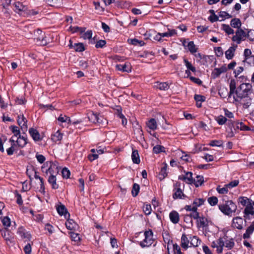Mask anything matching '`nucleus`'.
I'll return each mask as SVG.
<instances>
[{
  "mask_svg": "<svg viewBox=\"0 0 254 254\" xmlns=\"http://www.w3.org/2000/svg\"><path fill=\"white\" fill-rule=\"evenodd\" d=\"M251 89L252 85L250 84L243 83L236 89L235 81L234 80H232L230 83L229 97L235 93V95L233 96V98L234 101H238L239 98L251 95Z\"/></svg>",
  "mask_w": 254,
  "mask_h": 254,
  "instance_id": "nucleus-1",
  "label": "nucleus"
},
{
  "mask_svg": "<svg viewBox=\"0 0 254 254\" xmlns=\"http://www.w3.org/2000/svg\"><path fill=\"white\" fill-rule=\"evenodd\" d=\"M219 208L223 213L229 215L236 211L237 206L232 201L229 200L226 201L225 204L219 205Z\"/></svg>",
  "mask_w": 254,
  "mask_h": 254,
  "instance_id": "nucleus-2",
  "label": "nucleus"
},
{
  "mask_svg": "<svg viewBox=\"0 0 254 254\" xmlns=\"http://www.w3.org/2000/svg\"><path fill=\"white\" fill-rule=\"evenodd\" d=\"M55 169H58V166L55 163H52L48 170L46 171V173H49L50 176L48 179L49 183L52 185V188L54 189H57L58 188V185L56 183V176L54 175L53 171Z\"/></svg>",
  "mask_w": 254,
  "mask_h": 254,
  "instance_id": "nucleus-3",
  "label": "nucleus"
},
{
  "mask_svg": "<svg viewBox=\"0 0 254 254\" xmlns=\"http://www.w3.org/2000/svg\"><path fill=\"white\" fill-rule=\"evenodd\" d=\"M35 39L36 40V43L40 45L45 46L48 42L46 39V37L44 33L40 29H37L34 32Z\"/></svg>",
  "mask_w": 254,
  "mask_h": 254,
  "instance_id": "nucleus-4",
  "label": "nucleus"
},
{
  "mask_svg": "<svg viewBox=\"0 0 254 254\" xmlns=\"http://www.w3.org/2000/svg\"><path fill=\"white\" fill-rule=\"evenodd\" d=\"M234 101L241 104L245 109H248L253 103V99L251 98V95L249 96H245L242 98H239L238 101Z\"/></svg>",
  "mask_w": 254,
  "mask_h": 254,
  "instance_id": "nucleus-5",
  "label": "nucleus"
},
{
  "mask_svg": "<svg viewBox=\"0 0 254 254\" xmlns=\"http://www.w3.org/2000/svg\"><path fill=\"white\" fill-rule=\"evenodd\" d=\"M211 247L213 248H216V252L218 254L222 253L223 248L224 247V239L219 238L216 241H213L211 243Z\"/></svg>",
  "mask_w": 254,
  "mask_h": 254,
  "instance_id": "nucleus-6",
  "label": "nucleus"
},
{
  "mask_svg": "<svg viewBox=\"0 0 254 254\" xmlns=\"http://www.w3.org/2000/svg\"><path fill=\"white\" fill-rule=\"evenodd\" d=\"M253 204L252 203H248L247 205L244 210V217L245 218V221L247 219L249 220L250 218L252 217L254 215V210Z\"/></svg>",
  "mask_w": 254,
  "mask_h": 254,
  "instance_id": "nucleus-7",
  "label": "nucleus"
},
{
  "mask_svg": "<svg viewBox=\"0 0 254 254\" xmlns=\"http://www.w3.org/2000/svg\"><path fill=\"white\" fill-rule=\"evenodd\" d=\"M246 36L247 35L245 32L241 29H239L236 31V35L233 37L232 40L233 41L236 42L238 44H240L241 41L244 40Z\"/></svg>",
  "mask_w": 254,
  "mask_h": 254,
  "instance_id": "nucleus-8",
  "label": "nucleus"
},
{
  "mask_svg": "<svg viewBox=\"0 0 254 254\" xmlns=\"http://www.w3.org/2000/svg\"><path fill=\"white\" fill-rule=\"evenodd\" d=\"M57 210L60 215H64L67 221L69 220V213L67 212V209L64 205L61 204L57 206Z\"/></svg>",
  "mask_w": 254,
  "mask_h": 254,
  "instance_id": "nucleus-9",
  "label": "nucleus"
},
{
  "mask_svg": "<svg viewBox=\"0 0 254 254\" xmlns=\"http://www.w3.org/2000/svg\"><path fill=\"white\" fill-rule=\"evenodd\" d=\"M27 120L23 115L18 117L17 123L21 127V130L25 133L27 130Z\"/></svg>",
  "mask_w": 254,
  "mask_h": 254,
  "instance_id": "nucleus-10",
  "label": "nucleus"
},
{
  "mask_svg": "<svg viewBox=\"0 0 254 254\" xmlns=\"http://www.w3.org/2000/svg\"><path fill=\"white\" fill-rule=\"evenodd\" d=\"M245 56V60L243 61L244 62L248 63L251 64L252 63L254 64V56H252L251 50L249 49H246L244 51V53Z\"/></svg>",
  "mask_w": 254,
  "mask_h": 254,
  "instance_id": "nucleus-11",
  "label": "nucleus"
},
{
  "mask_svg": "<svg viewBox=\"0 0 254 254\" xmlns=\"http://www.w3.org/2000/svg\"><path fill=\"white\" fill-rule=\"evenodd\" d=\"M190 235H187L185 234H183L181 237V246L183 249H187L189 247H190V239L189 238Z\"/></svg>",
  "mask_w": 254,
  "mask_h": 254,
  "instance_id": "nucleus-12",
  "label": "nucleus"
},
{
  "mask_svg": "<svg viewBox=\"0 0 254 254\" xmlns=\"http://www.w3.org/2000/svg\"><path fill=\"white\" fill-rule=\"evenodd\" d=\"M221 238L224 239V247L228 248L229 250H231L234 247L235 243L233 238L228 239L226 235H224V236L221 237Z\"/></svg>",
  "mask_w": 254,
  "mask_h": 254,
  "instance_id": "nucleus-13",
  "label": "nucleus"
},
{
  "mask_svg": "<svg viewBox=\"0 0 254 254\" xmlns=\"http://www.w3.org/2000/svg\"><path fill=\"white\" fill-rule=\"evenodd\" d=\"M17 233L22 239L25 240V241H30L31 240V234L28 232H26L22 227H20L18 229Z\"/></svg>",
  "mask_w": 254,
  "mask_h": 254,
  "instance_id": "nucleus-14",
  "label": "nucleus"
},
{
  "mask_svg": "<svg viewBox=\"0 0 254 254\" xmlns=\"http://www.w3.org/2000/svg\"><path fill=\"white\" fill-rule=\"evenodd\" d=\"M88 118L89 121L93 123H98L99 124H104V121L103 120H101V121H98L99 120V115L97 114H95L92 112L90 114L88 115Z\"/></svg>",
  "mask_w": 254,
  "mask_h": 254,
  "instance_id": "nucleus-15",
  "label": "nucleus"
},
{
  "mask_svg": "<svg viewBox=\"0 0 254 254\" xmlns=\"http://www.w3.org/2000/svg\"><path fill=\"white\" fill-rule=\"evenodd\" d=\"M29 132L35 141H37L41 140L40 135L36 129L33 128H30L29 130Z\"/></svg>",
  "mask_w": 254,
  "mask_h": 254,
  "instance_id": "nucleus-16",
  "label": "nucleus"
},
{
  "mask_svg": "<svg viewBox=\"0 0 254 254\" xmlns=\"http://www.w3.org/2000/svg\"><path fill=\"white\" fill-rule=\"evenodd\" d=\"M116 68L123 72H129L131 71V66L129 64H117L116 66Z\"/></svg>",
  "mask_w": 254,
  "mask_h": 254,
  "instance_id": "nucleus-17",
  "label": "nucleus"
},
{
  "mask_svg": "<svg viewBox=\"0 0 254 254\" xmlns=\"http://www.w3.org/2000/svg\"><path fill=\"white\" fill-rule=\"evenodd\" d=\"M237 47V46L230 47L229 49L225 52V56L227 59L230 60L233 58Z\"/></svg>",
  "mask_w": 254,
  "mask_h": 254,
  "instance_id": "nucleus-18",
  "label": "nucleus"
},
{
  "mask_svg": "<svg viewBox=\"0 0 254 254\" xmlns=\"http://www.w3.org/2000/svg\"><path fill=\"white\" fill-rule=\"evenodd\" d=\"M227 70V68L225 66H222L220 68H215L213 72H212L213 77L216 78L218 77L220 74L226 72Z\"/></svg>",
  "mask_w": 254,
  "mask_h": 254,
  "instance_id": "nucleus-19",
  "label": "nucleus"
},
{
  "mask_svg": "<svg viewBox=\"0 0 254 254\" xmlns=\"http://www.w3.org/2000/svg\"><path fill=\"white\" fill-rule=\"evenodd\" d=\"M27 138L24 136L19 135L16 140V144L20 147H23L27 144Z\"/></svg>",
  "mask_w": 254,
  "mask_h": 254,
  "instance_id": "nucleus-20",
  "label": "nucleus"
},
{
  "mask_svg": "<svg viewBox=\"0 0 254 254\" xmlns=\"http://www.w3.org/2000/svg\"><path fill=\"white\" fill-rule=\"evenodd\" d=\"M152 243V238L145 237L144 239L140 242V245L141 247L144 248L149 247Z\"/></svg>",
  "mask_w": 254,
  "mask_h": 254,
  "instance_id": "nucleus-21",
  "label": "nucleus"
},
{
  "mask_svg": "<svg viewBox=\"0 0 254 254\" xmlns=\"http://www.w3.org/2000/svg\"><path fill=\"white\" fill-rule=\"evenodd\" d=\"M190 241V247H197L200 244V240L198 239V238L196 236H189Z\"/></svg>",
  "mask_w": 254,
  "mask_h": 254,
  "instance_id": "nucleus-22",
  "label": "nucleus"
},
{
  "mask_svg": "<svg viewBox=\"0 0 254 254\" xmlns=\"http://www.w3.org/2000/svg\"><path fill=\"white\" fill-rule=\"evenodd\" d=\"M131 159L134 163L139 164L140 163V159L138 151L137 150H133L131 154Z\"/></svg>",
  "mask_w": 254,
  "mask_h": 254,
  "instance_id": "nucleus-23",
  "label": "nucleus"
},
{
  "mask_svg": "<svg viewBox=\"0 0 254 254\" xmlns=\"http://www.w3.org/2000/svg\"><path fill=\"white\" fill-rule=\"evenodd\" d=\"M254 231V223L252 224L250 226H249L247 230L246 233L243 235V238L244 239L249 238L250 235L253 233Z\"/></svg>",
  "mask_w": 254,
  "mask_h": 254,
  "instance_id": "nucleus-24",
  "label": "nucleus"
},
{
  "mask_svg": "<svg viewBox=\"0 0 254 254\" xmlns=\"http://www.w3.org/2000/svg\"><path fill=\"white\" fill-rule=\"evenodd\" d=\"M170 219L172 222H178L179 221V214L176 211H172L169 215Z\"/></svg>",
  "mask_w": 254,
  "mask_h": 254,
  "instance_id": "nucleus-25",
  "label": "nucleus"
},
{
  "mask_svg": "<svg viewBox=\"0 0 254 254\" xmlns=\"http://www.w3.org/2000/svg\"><path fill=\"white\" fill-rule=\"evenodd\" d=\"M147 127L152 130H155L157 128V123L154 119H151L146 123Z\"/></svg>",
  "mask_w": 254,
  "mask_h": 254,
  "instance_id": "nucleus-26",
  "label": "nucleus"
},
{
  "mask_svg": "<svg viewBox=\"0 0 254 254\" xmlns=\"http://www.w3.org/2000/svg\"><path fill=\"white\" fill-rule=\"evenodd\" d=\"M63 138V134L58 130L53 134L51 137L52 140L54 142L60 141Z\"/></svg>",
  "mask_w": 254,
  "mask_h": 254,
  "instance_id": "nucleus-27",
  "label": "nucleus"
},
{
  "mask_svg": "<svg viewBox=\"0 0 254 254\" xmlns=\"http://www.w3.org/2000/svg\"><path fill=\"white\" fill-rule=\"evenodd\" d=\"M240 203L243 205V206H247L248 203H252V200L247 198L245 197L241 196L239 198Z\"/></svg>",
  "mask_w": 254,
  "mask_h": 254,
  "instance_id": "nucleus-28",
  "label": "nucleus"
},
{
  "mask_svg": "<svg viewBox=\"0 0 254 254\" xmlns=\"http://www.w3.org/2000/svg\"><path fill=\"white\" fill-rule=\"evenodd\" d=\"M203 177L202 176H197L196 178L193 180V183L195 187H198L202 185L203 183Z\"/></svg>",
  "mask_w": 254,
  "mask_h": 254,
  "instance_id": "nucleus-29",
  "label": "nucleus"
},
{
  "mask_svg": "<svg viewBox=\"0 0 254 254\" xmlns=\"http://www.w3.org/2000/svg\"><path fill=\"white\" fill-rule=\"evenodd\" d=\"M167 166V164L165 163L164 166L162 168L161 171L159 173V176L160 180L164 179L167 175V173L166 172Z\"/></svg>",
  "mask_w": 254,
  "mask_h": 254,
  "instance_id": "nucleus-30",
  "label": "nucleus"
},
{
  "mask_svg": "<svg viewBox=\"0 0 254 254\" xmlns=\"http://www.w3.org/2000/svg\"><path fill=\"white\" fill-rule=\"evenodd\" d=\"M231 25L234 28H239L241 26V22L238 18H234L231 21Z\"/></svg>",
  "mask_w": 254,
  "mask_h": 254,
  "instance_id": "nucleus-31",
  "label": "nucleus"
},
{
  "mask_svg": "<svg viewBox=\"0 0 254 254\" xmlns=\"http://www.w3.org/2000/svg\"><path fill=\"white\" fill-rule=\"evenodd\" d=\"M1 234L6 241L11 242L12 237L10 235L9 232L7 230H3L2 231Z\"/></svg>",
  "mask_w": 254,
  "mask_h": 254,
  "instance_id": "nucleus-32",
  "label": "nucleus"
},
{
  "mask_svg": "<svg viewBox=\"0 0 254 254\" xmlns=\"http://www.w3.org/2000/svg\"><path fill=\"white\" fill-rule=\"evenodd\" d=\"M67 229L71 231H76L78 229L77 223H65Z\"/></svg>",
  "mask_w": 254,
  "mask_h": 254,
  "instance_id": "nucleus-33",
  "label": "nucleus"
},
{
  "mask_svg": "<svg viewBox=\"0 0 254 254\" xmlns=\"http://www.w3.org/2000/svg\"><path fill=\"white\" fill-rule=\"evenodd\" d=\"M73 48L76 52H82L85 50L84 45L81 43L74 44Z\"/></svg>",
  "mask_w": 254,
  "mask_h": 254,
  "instance_id": "nucleus-34",
  "label": "nucleus"
},
{
  "mask_svg": "<svg viewBox=\"0 0 254 254\" xmlns=\"http://www.w3.org/2000/svg\"><path fill=\"white\" fill-rule=\"evenodd\" d=\"M50 6H56L60 5L62 0H45Z\"/></svg>",
  "mask_w": 254,
  "mask_h": 254,
  "instance_id": "nucleus-35",
  "label": "nucleus"
},
{
  "mask_svg": "<svg viewBox=\"0 0 254 254\" xmlns=\"http://www.w3.org/2000/svg\"><path fill=\"white\" fill-rule=\"evenodd\" d=\"M15 7L16 12L24 11L26 9V7L19 2L15 3Z\"/></svg>",
  "mask_w": 254,
  "mask_h": 254,
  "instance_id": "nucleus-36",
  "label": "nucleus"
},
{
  "mask_svg": "<svg viewBox=\"0 0 254 254\" xmlns=\"http://www.w3.org/2000/svg\"><path fill=\"white\" fill-rule=\"evenodd\" d=\"M69 30L71 31H72V32H75L79 31V32H80V33H82L85 31L86 28L85 27H79L77 26H75V27L70 26L69 27Z\"/></svg>",
  "mask_w": 254,
  "mask_h": 254,
  "instance_id": "nucleus-37",
  "label": "nucleus"
},
{
  "mask_svg": "<svg viewBox=\"0 0 254 254\" xmlns=\"http://www.w3.org/2000/svg\"><path fill=\"white\" fill-rule=\"evenodd\" d=\"M81 37L84 39H90L92 36V31L91 30H88L86 32H84L82 33H80Z\"/></svg>",
  "mask_w": 254,
  "mask_h": 254,
  "instance_id": "nucleus-38",
  "label": "nucleus"
},
{
  "mask_svg": "<svg viewBox=\"0 0 254 254\" xmlns=\"http://www.w3.org/2000/svg\"><path fill=\"white\" fill-rule=\"evenodd\" d=\"M187 47L191 53H195L197 51V49L195 48V46L192 41L189 42Z\"/></svg>",
  "mask_w": 254,
  "mask_h": 254,
  "instance_id": "nucleus-39",
  "label": "nucleus"
},
{
  "mask_svg": "<svg viewBox=\"0 0 254 254\" xmlns=\"http://www.w3.org/2000/svg\"><path fill=\"white\" fill-rule=\"evenodd\" d=\"M192 173L190 172H188L186 173L185 175V179H186V182L188 184H192L193 183V180L192 179Z\"/></svg>",
  "mask_w": 254,
  "mask_h": 254,
  "instance_id": "nucleus-40",
  "label": "nucleus"
},
{
  "mask_svg": "<svg viewBox=\"0 0 254 254\" xmlns=\"http://www.w3.org/2000/svg\"><path fill=\"white\" fill-rule=\"evenodd\" d=\"M177 34V32L175 30L172 29H168V31L165 33H162V36L163 37H171L172 36H174Z\"/></svg>",
  "mask_w": 254,
  "mask_h": 254,
  "instance_id": "nucleus-41",
  "label": "nucleus"
},
{
  "mask_svg": "<svg viewBox=\"0 0 254 254\" xmlns=\"http://www.w3.org/2000/svg\"><path fill=\"white\" fill-rule=\"evenodd\" d=\"M215 120L220 125H223L225 124L227 121V119L222 115L217 117L215 118Z\"/></svg>",
  "mask_w": 254,
  "mask_h": 254,
  "instance_id": "nucleus-42",
  "label": "nucleus"
},
{
  "mask_svg": "<svg viewBox=\"0 0 254 254\" xmlns=\"http://www.w3.org/2000/svg\"><path fill=\"white\" fill-rule=\"evenodd\" d=\"M184 62L188 69L190 70L193 72L196 71L195 67L192 66L191 63L189 62L187 59H184Z\"/></svg>",
  "mask_w": 254,
  "mask_h": 254,
  "instance_id": "nucleus-43",
  "label": "nucleus"
},
{
  "mask_svg": "<svg viewBox=\"0 0 254 254\" xmlns=\"http://www.w3.org/2000/svg\"><path fill=\"white\" fill-rule=\"evenodd\" d=\"M139 186L137 184H134L133 186L131 193L133 196H136L139 191Z\"/></svg>",
  "mask_w": 254,
  "mask_h": 254,
  "instance_id": "nucleus-44",
  "label": "nucleus"
},
{
  "mask_svg": "<svg viewBox=\"0 0 254 254\" xmlns=\"http://www.w3.org/2000/svg\"><path fill=\"white\" fill-rule=\"evenodd\" d=\"M197 208L195 206H193L192 208V212L190 214V217H193L194 219H196V220L199 218V215L198 212L196 211Z\"/></svg>",
  "mask_w": 254,
  "mask_h": 254,
  "instance_id": "nucleus-45",
  "label": "nucleus"
},
{
  "mask_svg": "<svg viewBox=\"0 0 254 254\" xmlns=\"http://www.w3.org/2000/svg\"><path fill=\"white\" fill-rule=\"evenodd\" d=\"M164 149L165 148L163 146L157 145L153 147V151L155 153L158 154L164 152Z\"/></svg>",
  "mask_w": 254,
  "mask_h": 254,
  "instance_id": "nucleus-46",
  "label": "nucleus"
},
{
  "mask_svg": "<svg viewBox=\"0 0 254 254\" xmlns=\"http://www.w3.org/2000/svg\"><path fill=\"white\" fill-rule=\"evenodd\" d=\"M209 145L211 146H222L223 145V141L221 140H214L210 141Z\"/></svg>",
  "mask_w": 254,
  "mask_h": 254,
  "instance_id": "nucleus-47",
  "label": "nucleus"
},
{
  "mask_svg": "<svg viewBox=\"0 0 254 254\" xmlns=\"http://www.w3.org/2000/svg\"><path fill=\"white\" fill-rule=\"evenodd\" d=\"M157 85H156L157 87L160 90H167L169 86L168 84L166 82L163 83H157Z\"/></svg>",
  "mask_w": 254,
  "mask_h": 254,
  "instance_id": "nucleus-48",
  "label": "nucleus"
},
{
  "mask_svg": "<svg viewBox=\"0 0 254 254\" xmlns=\"http://www.w3.org/2000/svg\"><path fill=\"white\" fill-rule=\"evenodd\" d=\"M182 195H184V194L181 190L180 188H178L177 190L175 191L174 194H173V197L174 198H181Z\"/></svg>",
  "mask_w": 254,
  "mask_h": 254,
  "instance_id": "nucleus-49",
  "label": "nucleus"
},
{
  "mask_svg": "<svg viewBox=\"0 0 254 254\" xmlns=\"http://www.w3.org/2000/svg\"><path fill=\"white\" fill-rule=\"evenodd\" d=\"M219 94L222 98H225L227 95H229V93L227 92V89L225 87L220 88L219 90Z\"/></svg>",
  "mask_w": 254,
  "mask_h": 254,
  "instance_id": "nucleus-50",
  "label": "nucleus"
},
{
  "mask_svg": "<svg viewBox=\"0 0 254 254\" xmlns=\"http://www.w3.org/2000/svg\"><path fill=\"white\" fill-rule=\"evenodd\" d=\"M223 29L228 34H233L234 30L228 25L226 24H223Z\"/></svg>",
  "mask_w": 254,
  "mask_h": 254,
  "instance_id": "nucleus-51",
  "label": "nucleus"
},
{
  "mask_svg": "<svg viewBox=\"0 0 254 254\" xmlns=\"http://www.w3.org/2000/svg\"><path fill=\"white\" fill-rule=\"evenodd\" d=\"M70 237L72 241L74 242H79L80 241V237L77 233H74L73 232H70Z\"/></svg>",
  "mask_w": 254,
  "mask_h": 254,
  "instance_id": "nucleus-52",
  "label": "nucleus"
},
{
  "mask_svg": "<svg viewBox=\"0 0 254 254\" xmlns=\"http://www.w3.org/2000/svg\"><path fill=\"white\" fill-rule=\"evenodd\" d=\"M143 210L145 214L148 215L150 214L151 212V206L150 204H147L144 205L143 206Z\"/></svg>",
  "mask_w": 254,
  "mask_h": 254,
  "instance_id": "nucleus-53",
  "label": "nucleus"
},
{
  "mask_svg": "<svg viewBox=\"0 0 254 254\" xmlns=\"http://www.w3.org/2000/svg\"><path fill=\"white\" fill-rule=\"evenodd\" d=\"M130 43L134 45H139L140 46H143L145 44L143 41L139 40L136 39H131Z\"/></svg>",
  "mask_w": 254,
  "mask_h": 254,
  "instance_id": "nucleus-54",
  "label": "nucleus"
},
{
  "mask_svg": "<svg viewBox=\"0 0 254 254\" xmlns=\"http://www.w3.org/2000/svg\"><path fill=\"white\" fill-rule=\"evenodd\" d=\"M237 127L238 128H240L241 130H249L250 128L249 127L244 125V124L242 122L238 123L237 124Z\"/></svg>",
  "mask_w": 254,
  "mask_h": 254,
  "instance_id": "nucleus-55",
  "label": "nucleus"
},
{
  "mask_svg": "<svg viewBox=\"0 0 254 254\" xmlns=\"http://www.w3.org/2000/svg\"><path fill=\"white\" fill-rule=\"evenodd\" d=\"M219 16L222 18V19L220 20V21L223 20L224 19L230 18L232 17L231 15L225 11H220L219 12Z\"/></svg>",
  "mask_w": 254,
  "mask_h": 254,
  "instance_id": "nucleus-56",
  "label": "nucleus"
},
{
  "mask_svg": "<svg viewBox=\"0 0 254 254\" xmlns=\"http://www.w3.org/2000/svg\"><path fill=\"white\" fill-rule=\"evenodd\" d=\"M208 201L211 205L214 206V205H215L217 203L218 199L215 196H212V197L208 198Z\"/></svg>",
  "mask_w": 254,
  "mask_h": 254,
  "instance_id": "nucleus-57",
  "label": "nucleus"
},
{
  "mask_svg": "<svg viewBox=\"0 0 254 254\" xmlns=\"http://www.w3.org/2000/svg\"><path fill=\"white\" fill-rule=\"evenodd\" d=\"M10 128H11L12 132L14 133V135H15V137H17L20 135V130L17 127L11 126Z\"/></svg>",
  "mask_w": 254,
  "mask_h": 254,
  "instance_id": "nucleus-58",
  "label": "nucleus"
},
{
  "mask_svg": "<svg viewBox=\"0 0 254 254\" xmlns=\"http://www.w3.org/2000/svg\"><path fill=\"white\" fill-rule=\"evenodd\" d=\"M217 191L221 194H226L228 192V187H226V185L223 188H220V186H218L216 189Z\"/></svg>",
  "mask_w": 254,
  "mask_h": 254,
  "instance_id": "nucleus-59",
  "label": "nucleus"
},
{
  "mask_svg": "<svg viewBox=\"0 0 254 254\" xmlns=\"http://www.w3.org/2000/svg\"><path fill=\"white\" fill-rule=\"evenodd\" d=\"M63 177L65 178H68L70 175V171L67 168H64L62 170Z\"/></svg>",
  "mask_w": 254,
  "mask_h": 254,
  "instance_id": "nucleus-60",
  "label": "nucleus"
},
{
  "mask_svg": "<svg viewBox=\"0 0 254 254\" xmlns=\"http://www.w3.org/2000/svg\"><path fill=\"white\" fill-rule=\"evenodd\" d=\"M239 182L238 180H234L226 185L228 188L230 189L236 187L239 184Z\"/></svg>",
  "mask_w": 254,
  "mask_h": 254,
  "instance_id": "nucleus-61",
  "label": "nucleus"
},
{
  "mask_svg": "<svg viewBox=\"0 0 254 254\" xmlns=\"http://www.w3.org/2000/svg\"><path fill=\"white\" fill-rule=\"evenodd\" d=\"M106 42L105 40H100L96 44L95 47L96 48H103L106 44Z\"/></svg>",
  "mask_w": 254,
  "mask_h": 254,
  "instance_id": "nucleus-62",
  "label": "nucleus"
},
{
  "mask_svg": "<svg viewBox=\"0 0 254 254\" xmlns=\"http://www.w3.org/2000/svg\"><path fill=\"white\" fill-rule=\"evenodd\" d=\"M24 251L25 254H31V244L28 243L24 248Z\"/></svg>",
  "mask_w": 254,
  "mask_h": 254,
  "instance_id": "nucleus-63",
  "label": "nucleus"
},
{
  "mask_svg": "<svg viewBox=\"0 0 254 254\" xmlns=\"http://www.w3.org/2000/svg\"><path fill=\"white\" fill-rule=\"evenodd\" d=\"M36 157L40 163H43L46 159L45 157L43 155L39 154L38 153L36 154Z\"/></svg>",
  "mask_w": 254,
  "mask_h": 254,
  "instance_id": "nucleus-64",
  "label": "nucleus"
}]
</instances>
